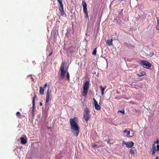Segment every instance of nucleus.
I'll use <instances>...</instances> for the list:
<instances>
[{
	"label": "nucleus",
	"instance_id": "5",
	"mask_svg": "<svg viewBox=\"0 0 159 159\" xmlns=\"http://www.w3.org/2000/svg\"><path fill=\"white\" fill-rule=\"evenodd\" d=\"M65 64L64 63H62L60 69V76L61 77L63 78L64 77L65 74L66 72V68H65Z\"/></svg>",
	"mask_w": 159,
	"mask_h": 159
},
{
	"label": "nucleus",
	"instance_id": "3",
	"mask_svg": "<svg viewBox=\"0 0 159 159\" xmlns=\"http://www.w3.org/2000/svg\"><path fill=\"white\" fill-rule=\"evenodd\" d=\"M84 111L83 117L85 120L87 122L90 117V116L89 114L90 111L89 109L87 107H86L84 108Z\"/></svg>",
	"mask_w": 159,
	"mask_h": 159
},
{
	"label": "nucleus",
	"instance_id": "12",
	"mask_svg": "<svg viewBox=\"0 0 159 159\" xmlns=\"http://www.w3.org/2000/svg\"><path fill=\"white\" fill-rule=\"evenodd\" d=\"M50 97V93L49 91V89H48L47 91L46 95V102L48 103L49 100V98Z\"/></svg>",
	"mask_w": 159,
	"mask_h": 159
},
{
	"label": "nucleus",
	"instance_id": "14",
	"mask_svg": "<svg viewBox=\"0 0 159 159\" xmlns=\"http://www.w3.org/2000/svg\"><path fill=\"white\" fill-rule=\"evenodd\" d=\"M112 39H111L110 40L108 39L106 41V43L109 46H111L113 45L112 42H113Z\"/></svg>",
	"mask_w": 159,
	"mask_h": 159
},
{
	"label": "nucleus",
	"instance_id": "18",
	"mask_svg": "<svg viewBox=\"0 0 159 159\" xmlns=\"http://www.w3.org/2000/svg\"><path fill=\"white\" fill-rule=\"evenodd\" d=\"M124 133H126L127 135H129L130 134V131L127 129H125L124 131Z\"/></svg>",
	"mask_w": 159,
	"mask_h": 159
},
{
	"label": "nucleus",
	"instance_id": "17",
	"mask_svg": "<svg viewBox=\"0 0 159 159\" xmlns=\"http://www.w3.org/2000/svg\"><path fill=\"white\" fill-rule=\"evenodd\" d=\"M100 88L101 90V94L103 95L104 94V90L106 87H103L102 86H100Z\"/></svg>",
	"mask_w": 159,
	"mask_h": 159
},
{
	"label": "nucleus",
	"instance_id": "7",
	"mask_svg": "<svg viewBox=\"0 0 159 159\" xmlns=\"http://www.w3.org/2000/svg\"><path fill=\"white\" fill-rule=\"evenodd\" d=\"M82 5L83 7V11L84 13L85 17L89 19V16L88 15V12L87 11L86 3L85 1H83L82 2Z\"/></svg>",
	"mask_w": 159,
	"mask_h": 159
},
{
	"label": "nucleus",
	"instance_id": "1",
	"mask_svg": "<svg viewBox=\"0 0 159 159\" xmlns=\"http://www.w3.org/2000/svg\"><path fill=\"white\" fill-rule=\"evenodd\" d=\"M77 118L75 117L73 118H70V122L71 126L72 132L73 135L76 137L79 134L80 130L79 125L76 122Z\"/></svg>",
	"mask_w": 159,
	"mask_h": 159
},
{
	"label": "nucleus",
	"instance_id": "26",
	"mask_svg": "<svg viewBox=\"0 0 159 159\" xmlns=\"http://www.w3.org/2000/svg\"><path fill=\"white\" fill-rule=\"evenodd\" d=\"M149 55L150 57H152L153 56V54L151 52H150L149 54Z\"/></svg>",
	"mask_w": 159,
	"mask_h": 159
},
{
	"label": "nucleus",
	"instance_id": "28",
	"mask_svg": "<svg viewBox=\"0 0 159 159\" xmlns=\"http://www.w3.org/2000/svg\"><path fill=\"white\" fill-rule=\"evenodd\" d=\"M120 112L123 114H124L125 113V111L124 110H122L121 111H120Z\"/></svg>",
	"mask_w": 159,
	"mask_h": 159
},
{
	"label": "nucleus",
	"instance_id": "31",
	"mask_svg": "<svg viewBox=\"0 0 159 159\" xmlns=\"http://www.w3.org/2000/svg\"><path fill=\"white\" fill-rule=\"evenodd\" d=\"M42 105H43L42 103L41 102H40V106H42Z\"/></svg>",
	"mask_w": 159,
	"mask_h": 159
},
{
	"label": "nucleus",
	"instance_id": "19",
	"mask_svg": "<svg viewBox=\"0 0 159 159\" xmlns=\"http://www.w3.org/2000/svg\"><path fill=\"white\" fill-rule=\"evenodd\" d=\"M16 116L18 117L19 118H21V114L19 111H18L16 112Z\"/></svg>",
	"mask_w": 159,
	"mask_h": 159
},
{
	"label": "nucleus",
	"instance_id": "30",
	"mask_svg": "<svg viewBox=\"0 0 159 159\" xmlns=\"http://www.w3.org/2000/svg\"><path fill=\"white\" fill-rule=\"evenodd\" d=\"M47 84L46 83L44 85V86H43V88H46L47 86Z\"/></svg>",
	"mask_w": 159,
	"mask_h": 159
},
{
	"label": "nucleus",
	"instance_id": "24",
	"mask_svg": "<svg viewBox=\"0 0 159 159\" xmlns=\"http://www.w3.org/2000/svg\"><path fill=\"white\" fill-rule=\"evenodd\" d=\"M156 143L159 144H158L159 143V140L158 139H157L156 141H154L153 144H155Z\"/></svg>",
	"mask_w": 159,
	"mask_h": 159
},
{
	"label": "nucleus",
	"instance_id": "2",
	"mask_svg": "<svg viewBox=\"0 0 159 159\" xmlns=\"http://www.w3.org/2000/svg\"><path fill=\"white\" fill-rule=\"evenodd\" d=\"M89 82L88 81H86L83 85V90L82 92V95L84 97H85L87 94L89 87Z\"/></svg>",
	"mask_w": 159,
	"mask_h": 159
},
{
	"label": "nucleus",
	"instance_id": "9",
	"mask_svg": "<svg viewBox=\"0 0 159 159\" xmlns=\"http://www.w3.org/2000/svg\"><path fill=\"white\" fill-rule=\"evenodd\" d=\"M93 104L94 106L95 109L98 111L100 110L101 109V106L98 105V102L96 101L95 98H93Z\"/></svg>",
	"mask_w": 159,
	"mask_h": 159
},
{
	"label": "nucleus",
	"instance_id": "21",
	"mask_svg": "<svg viewBox=\"0 0 159 159\" xmlns=\"http://www.w3.org/2000/svg\"><path fill=\"white\" fill-rule=\"evenodd\" d=\"M157 25L156 26V29L157 30H159V18L157 21Z\"/></svg>",
	"mask_w": 159,
	"mask_h": 159
},
{
	"label": "nucleus",
	"instance_id": "13",
	"mask_svg": "<svg viewBox=\"0 0 159 159\" xmlns=\"http://www.w3.org/2000/svg\"><path fill=\"white\" fill-rule=\"evenodd\" d=\"M26 138L25 136V138L23 137H21L20 138V139L22 144H25L27 143V140H26Z\"/></svg>",
	"mask_w": 159,
	"mask_h": 159
},
{
	"label": "nucleus",
	"instance_id": "6",
	"mask_svg": "<svg viewBox=\"0 0 159 159\" xmlns=\"http://www.w3.org/2000/svg\"><path fill=\"white\" fill-rule=\"evenodd\" d=\"M60 5L59 6V10L60 12V15L61 16H64L65 14L64 11L63 6L62 3V0H57Z\"/></svg>",
	"mask_w": 159,
	"mask_h": 159
},
{
	"label": "nucleus",
	"instance_id": "16",
	"mask_svg": "<svg viewBox=\"0 0 159 159\" xmlns=\"http://www.w3.org/2000/svg\"><path fill=\"white\" fill-rule=\"evenodd\" d=\"M39 88H40V89H39V94L41 95L43 94L44 91V90L43 88L41 87H40Z\"/></svg>",
	"mask_w": 159,
	"mask_h": 159
},
{
	"label": "nucleus",
	"instance_id": "22",
	"mask_svg": "<svg viewBox=\"0 0 159 159\" xmlns=\"http://www.w3.org/2000/svg\"><path fill=\"white\" fill-rule=\"evenodd\" d=\"M97 48V47H96L93 50V52H92V54L93 55H95L96 54Z\"/></svg>",
	"mask_w": 159,
	"mask_h": 159
},
{
	"label": "nucleus",
	"instance_id": "25",
	"mask_svg": "<svg viewBox=\"0 0 159 159\" xmlns=\"http://www.w3.org/2000/svg\"><path fill=\"white\" fill-rule=\"evenodd\" d=\"M52 49H51V52H50L49 53V54L48 55V56H50L52 54Z\"/></svg>",
	"mask_w": 159,
	"mask_h": 159
},
{
	"label": "nucleus",
	"instance_id": "11",
	"mask_svg": "<svg viewBox=\"0 0 159 159\" xmlns=\"http://www.w3.org/2000/svg\"><path fill=\"white\" fill-rule=\"evenodd\" d=\"M36 95L35 94H34V97L33 98L32 100V104L33 106L32 107V109L31 110V112H34L35 110V99L36 98Z\"/></svg>",
	"mask_w": 159,
	"mask_h": 159
},
{
	"label": "nucleus",
	"instance_id": "23",
	"mask_svg": "<svg viewBox=\"0 0 159 159\" xmlns=\"http://www.w3.org/2000/svg\"><path fill=\"white\" fill-rule=\"evenodd\" d=\"M70 76L69 73L68 72H67V80L69 81L70 80Z\"/></svg>",
	"mask_w": 159,
	"mask_h": 159
},
{
	"label": "nucleus",
	"instance_id": "20",
	"mask_svg": "<svg viewBox=\"0 0 159 159\" xmlns=\"http://www.w3.org/2000/svg\"><path fill=\"white\" fill-rule=\"evenodd\" d=\"M135 150L134 149V148H132L130 149V152L131 153H132L133 155H135Z\"/></svg>",
	"mask_w": 159,
	"mask_h": 159
},
{
	"label": "nucleus",
	"instance_id": "32",
	"mask_svg": "<svg viewBox=\"0 0 159 159\" xmlns=\"http://www.w3.org/2000/svg\"><path fill=\"white\" fill-rule=\"evenodd\" d=\"M155 159H159V158L158 157V156L156 157L155 158Z\"/></svg>",
	"mask_w": 159,
	"mask_h": 159
},
{
	"label": "nucleus",
	"instance_id": "33",
	"mask_svg": "<svg viewBox=\"0 0 159 159\" xmlns=\"http://www.w3.org/2000/svg\"><path fill=\"white\" fill-rule=\"evenodd\" d=\"M118 0L119 1H126V0Z\"/></svg>",
	"mask_w": 159,
	"mask_h": 159
},
{
	"label": "nucleus",
	"instance_id": "15",
	"mask_svg": "<svg viewBox=\"0 0 159 159\" xmlns=\"http://www.w3.org/2000/svg\"><path fill=\"white\" fill-rule=\"evenodd\" d=\"M146 74L145 72L144 71H142L140 73L137 74L138 76H141L145 75H146Z\"/></svg>",
	"mask_w": 159,
	"mask_h": 159
},
{
	"label": "nucleus",
	"instance_id": "8",
	"mask_svg": "<svg viewBox=\"0 0 159 159\" xmlns=\"http://www.w3.org/2000/svg\"><path fill=\"white\" fill-rule=\"evenodd\" d=\"M151 149L152 151V155H155L156 152L159 151V144H157L156 146L155 144H153Z\"/></svg>",
	"mask_w": 159,
	"mask_h": 159
},
{
	"label": "nucleus",
	"instance_id": "10",
	"mask_svg": "<svg viewBox=\"0 0 159 159\" xmlns=\"http://www.w3.org/2000/svg\"><path fill=\"white\" fill-rule=\"evenodd\" d=\"M123 143L125 144L128 148L132 147L134 144V143L132 141H130L128 142H125V141H123Z\"/></svg>",
	"mask_w": 159,
	"mask_h": 159
},
{
	"label": "nucleus",
	"instance_id": "29",
	"mask_svg": "<svg viewBox=\"0 0 159 159\" xmlns=\"http://www.w3.org/2000/svg\"><path fill=\"white\" fill-rule=\"evenodd\" d=\"M97 146V145L95 144H93L92 145V147L93 148H95Z\"/></svg>",
	"mask_w": 159,
	"mask_h": 159
},
{
	"label": "nucleus",
	"instance_id": "4",
	"mask_svg": "<svg viewBox=\"0 0 159 159\" xmlns=\"http://www.w3.org/2000/svg\"><path fill=\"white\" fill-rule=\"evenodd\" d=\"M140 64L146 69H148L151 68L152 65L149 62L145 60H141L139 61Z\"/></svg>",
	"mask_w": 159,
	"mask_h": 159
},
{
	"label": "nucleus",
	"instance_id": "27",
	"mask_svg": "<svg viewBox=\"0 0 159 159\" xmlns=\"http://www.w3.org/2000/svg\"><path fill=\"white\" fill-rule=\"evenodd\" d=\"M32 113V117H33L34 116V112H31Z\"/></svg>",
	"mask_w": 159,
	"mask_h": 159
}]
</instances>
